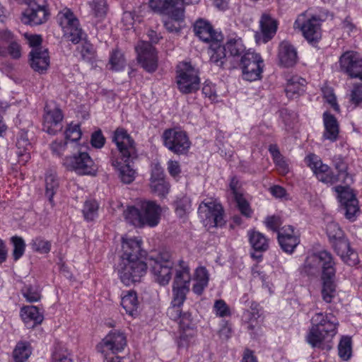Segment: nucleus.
<instances>
[{"label": "nucleus", "mask_w": 362, "mask_h": 362, "mask_svg": "<svg viewBox=\"0 0 362 362\" xmlns=\"http://www.w3.org/2000/svg\"><path fill=\"white\" fill-rule=\"evenodd\" d=\"M122 240L123 252L117 269L124 285L130 286L139 282L146 274L148 266L160 285L168 284L174 267L172 254L169 251L162 250L148 257V262H145L143 257L146 252L141 249V241L135 238Z\"/></svg>", "instance_id": "f257e3e1"}, {"label": "nucleus", "mask_w": 362, "mask_h": 362, "mask_svg": "<svg viewBox=\"0 0 362 362\" xmlns=\"http://www.w3.org/2000/svg\"><path fill=\"white\" fill-rule=\"evenodd\" d=\"M301 272L308 276H317L321 273L322 298L327 303L336 296V262L332 253L322 250L310 254L302 266Z\"/></svg>", "instance_id": "f03ea898"}, {"label": "nucleus", "mask_w": 362, "mask_h": 362, "mask_svg": "<svg viewBox=\"0 0 362 362\" xmlns=\"http://www.w3.org/2000/svg\"><path fill=\"white\" fill-rule=\"evenodd\" d=\"M112 141L117 146V151L112 150L111 152L112 165L117 170L121 182L130 184L134 180L136 174L130 165L137 158L135 142L126 130L119 128L114 132Z\"/></svg>", "instance_id": "7ed1b4c3"}, {"label": "nucleus", "mask_w": 362, "mask_h": 362, "mask_svg": "<svg viewBox=\"0 0 362 362\" xmlns=\"http://www.w3.org/2000/svg\"><path fill=\"white\" fill-rule=\"evenodd\" d=\"M161 213L162 209L156 202L143 199L128 206L124 211V216L129 223L136 227L153 228L159 223Z\"/></svg>", "instance_id": "20e7f679"}, {"label": "nucleus", "mask_w": 362, "mask_h": 362, "mask_svg": "<svg viewBox=\"0 0 362 362\" xmlns=\"http://www.w3.org/2000/svg\"><path fill=\"white\" fill-rule=\"evenodd\" d=\"M310 322L306 341L313 348L323 349L324 342L330 341L337 334L339 322L332 314L323 313H315Z\"/></svg>", "instance_id": "39448f33"}, {"label": "nucleus", "mask_w": 362, "mask_h": 362, "mask_svg": "<svg viewBox=\"0 0 362 362\" xmlns=\"http://www.w3.org/2000/svg\"><path fill=\"white\" fill-rule=\"evenodd\" d=\"M161 138L163 146L175 155L185 156L190 149L192 144L187 134L180 129H167Z\"/></svg>", "instance_id": "423d86ee"}, {"label": "nucleus", "mask_w": 362, "mask_h": 362, "mask_svg": "<svg viewBox=\"0 0 362 362\" xmlns=\"http://www.w3.org/2000/svg\"><path fill=\"white\" fill-rule=\"evenodd\" d=\"M57 21L64 36L74 44H78L85 38L86 34L80 26L78 19L70 8H64L59 11Z\"/></svg>", "instance_id": "0eeeda50"}, {"label": "nucleus", "mask_w": 362, "mask_h": 362, "mask_svg": "<svg viewBox=\"0 0 362 362\" xmlns=\"http://www.w3.org/2000/svg\"><path fill=\"white\" fill-rule=\"evenodd\" d=\"M176 82L177 88L182 93H195L200 85L198 71L189 63H182L177 67Z\"/></svg>", "instance_id": "6e6552de"}, {"label": "nucleus", "mask_w": 362, "mask_h": 362, "mask_svg": "<svg viewBox=\"0 0 362 362\" xmlns=\"http://www.w3.org/2000/svg\"><path fill=\"white\" fill-rule=\"evenodd\" d=\"M65 168L78 175H93L96 168L93 159L86 152L77 150L72 156H66L63 160Z\"/></svg>", "instance_id": "1a4fd4ad"}, {"label": "nucleus", "mask_w": 362, "mask_h": 362, "mask_svg": "<svg viewBox=\"0 0 362 362\" xmlns=\"http://www.w3.org/2000/svg\"><path fill=\"white\" fill-rule=\"evenodd\" d=\"M222 206L215 202H202L198 209V214L205 226L218 227L225 223Z\"/></svg>", "instance_id": "9d476101"}, {"label": "nucleus", "mask_w": 362, "mask_h": 362, "mask_svg": "<svg viewBox=\"0 0 362 362\" xmlns=\"http://www.w3.org/2000/svg\"><path fill=\"white\" fill-rule=\"evenodd\" d=\"M243 77L245 80L255 81L261 78L264 62L259 54L247 52L240 59Z\"/></svg>", "instance_id": "9b49d317"}, {"label": "nucleus", "mask_w": 362, "mask_h": 362, "mask_svg": "<svg viewBox=\"0 0 362 362\" xmlns=\"http://www.w3.org/2000/svg\"><path fill=\"white\" fill-rule=\"evenodd\" d=\"M126 334L118 329L111 330L97 345V349L105 357L109 354H117L127 346Z\"/></svg>", "instance_id": "f8f14e48"}, {"label": "nucleus", "mask_w": 362, "mask_h": 362, "mask_svg": "<svg viewBox=\"0 0 362 362\" xmlns=\"http://www.w3.org/2000/svg\"><path fill=\"white\" fill-rule=\"evenodd\" d=\"M36 0L26 1L28 8L22 13L21 21L23 23L29 25H38L45 23L49 18V11L47 9L45 0L43 4H40Z\"/></svg>", "instance_id": "ddd939ff"}, {"label": "nucleus", "mask_w": 362, "mask_h": 362, "mask_svg": "<svg viewBox=\"0 0 362 362\" xmlns=\"http://www.w3.org/2000/svg\"><path fill=\"white\" fill-rule=\"evenodd\" d=\"M63 114L59 107L53 101L47 103L44 108L43 131L54 135L62 129Z\"/></svg>", "instance_id": "4468645a"}, {"label": "nucleus", "mask_w": 362, "mask_h": 362, "mask_svg": "<svg viewBox=\"0 0 362 362\" xmlns=\"http://www.w3.org/2000/svg\"><path fill=\"white\" fill-rule=\"evenodd\" d=\"M137 59L141 66L148 72L153 73L158 68V56L155 49L148 42L141 41L136 47Z\"/></svg>", "instance_id": "2eb2a0df"}, {"label": "nucleus", "mask_w": 362, "mask_h": 362, "mask_svg": "<svg viewBox=\"0 0 362 362\" xmlns=\"http://www.w3.org/2000/svg\"><path fill=\"white\" fill-rule=\"evenodd\" d=\"M335 191L338 193L339 202L343 206L345 217L354 221L359 211L358 202L353 191L348 187L337 186Z\"/></svg>", "instance_id": "dca6fc26"}, {"label": "nucleus", "mask_w": 362, "mask_h": 362, "mask_svg": "<svg viewBox=\"0 0 362 362\" xmlns=\"http://www.w3.org/2000/svg\"><path fill=\"white\" fill-rule=\"evenodd\" d=\"M308 166L313 170L317 178L325 184L333 185L339 181L338 175H336L329 166L324 164L322 161L315 154L307 156Z\"/></svg>", "instance_id": "f3484780"}, {"label": "nucleus", "mask_w": 362, "mask_h": 362, "mask_svg": "<svg viewBox=\"0 0 362 362\" xmlns=\"http://www.w3.org/2000/svg\"><path fill=\"white\" fill-rule=\"evenodd\" d=\"M327 14L324 13L319 16H313L301 25L299 20H297L295 25H298L300 28L303 36L310 43L317 42L321 38V22L326 19Z\"/></svg>", "instance_id": "a211bd4d"}, {"label": "nucleus", "mask_w": 362, "mask_h": 362, "mask_svg": "<svg viewBox=\"0 0 362 362\" xmlns=\"http://www.w3.org/2000/svg\"><path fill=\"white\" fill-rule=\"evenodd\" d=\"M341 69L351 78L362 80V59L353 51L344 53L339 58Z\"/></svg>", "instance_id": "6ab92c4d"}, {"label": "nucleus", "mask_w": 362, "mask_h": 362, "mask_svg": "<svg viewBox=\"0 0 362 362\" xmlns=\"http://www.w3.org/2000/svg\"><path fill=\"white\" fill-rule=\"evenodd\" d=\"M150 8L158 13L170 16L176 20H182L185 9L176 5V0H150Z\"/></svg>", "instance_id": "aec40b11"}, {"label": "nucleus", "mask_w": 362, "mask_h": 362, "mask_svg": "<svg viewBox=\"0 0 362 362\" xmlns=\"http://www.w3.org/2000/svg\"><path fill=\"white\" fill-rule=\"evenodd\" d=\"M277 239L281 250L288 254H292L300 243V238L291 226L282 227L279 231Z\"/></svg>", "instance_id": "412c9836"}, {"label": "nucleus", "mask_w": 362, "mask_h": 362, "mask_svg": "<svg viewBox=\"0 0 362 362\" xmlns=\"http://www.w3.org/2000/svg\"><path fill=\"white\" fill-rule=\"evenodd\" d=\"M332 247L341 259L349 266L358 263V254L350 247L349 242L344 236L331 243Z\"/></svg>", "instance_id": "4be33fe9"}, {"label": "nucleus", "mask_w": 362, "mask_h": 362, "mask_svg": "<svg viewBox=\"0 0 362 362\" xmlns=\"http://www.w3.org/2000/svg\"><path fill=\"white\" fill-rule=\"evenodd\" d=\"M194 32L203 42L214 43L223 40L222 34L216 32L208 21L203 19H199L195 22Z\"/></svg>", "instance_id": "5701e85b"}, {"label": "nucleus", "mask_w": 362, "mask_h": 362, "mask_svg": "<svg viewBox=\"0 0 362 362\" xmlns=\"http://www.w3.org/2000/svg\"><path fill=\"white\" fill-rule=\"evenodd\" d=\"M249 243L255 252L251 253V257L255 259H261L262 253L266 252L269 247V240L262 233L251 230L247 232Z\"/></svg>", "instance_id": "b1692460"}, {"label": "nucleus", "mask_w": 362, "mask_h": 362, "mask_svg": "<svg viewBox=\"0 0 362 362\" xmlns=\"http://www.w3.org/2000/svg\"><path fill=\"white\" fill-rule=\"evenodd\" d=\"M30 66L35 71L42 73L49 65V56L47 48L32 49L30 52Z\"/></svg>", "instance_id": "393cba45"}, {"label": "nucleus", "mask_w": 362, "mask_h": 362, "mask_svg": "<svg viewBox=\"0 0 362 362\" xmlns=\"http://www.w3.org/2000/svg\"><path fill=\"white\" fill-rule=\"evenodd\" d=\"M278 59L281 66L292 67L298 60L296 49L289 42L283 41L279 46Z\"/></svg>", "instance_id": "a878e982"}, {"label": "nucleus", "mask_w": 362, "mask_h": 362, "mask_svg": "<svg viewBox=\"0 0 362 362\" xmlns=\"http://www.w3.org/2000/svg\"><path fill=\"white\" fill-rule=\"evenodd\" d=\"M325 132L323 138L332 142L336 141L339 136V126L336 117L328 112L323 114Z\"/></svg>", "instance_id": "bb28decb"}, {"label": "nucleus", "mask_w": 362, "mask_h": 362, "mask_svg": "<svg viewBox=\"0 0 362 362\" xmlns=\"http://www.w3.org/2000/svg\"><path fill=\"white\" fill-rule=\"evenodd\" d=\"M21 315L28 328H33L41 324L44 319L43 315L34 305L24 306L21 310Z\"/></svg>", "instance_id": "cd10ccee"}, {"label": "nucleus", "mask_w": 362, "mask_h": 362, "mask_svg": "<svg viewBox=\"0 0 362 362\" xmlns=\"http://www.w3.org/2000/svg\"><path fill=\"white\" fill-rule=\"evenodd\" d=\"M306 81L298 76H293L287 80L285 92L288 98H296L305 91Z\"/></svg>", "instance_id": "c85d7f7f"}, {"label": "nucleus", "mask_w": 362, "mask_h": 362, "mask_svg": "<svg viewBox=\"0 0 362 362\" xmlns=\"http://www.w3.org/2000/svg\"><path fill=\"white\" fill-rule=\"evenodd\" d=\"M259 23L263 35V41L267 42L274 37L276 32V22L268 14H263Z\"/></svg>", "instance_id": "c756f323"}, {"label": "nucleus", "mask_w": 362, "mask_h": 362, "mask_svg": "<svg viewBox=\"0 0 362 362\" xmlns=\"http://www.w3.org/2000/svg\"><path fill=\"white\" fill-rule=\"evenodd\" d=\"M209 273L204 267H199L195 270L194 281L192 291L197 295H201L209 284Z\"/></svg>", "instance_id": "7c9ffc66"}, {"label": "nucleus", "mask_w": 362, "mask_h": 362, "mask_svg": "<svg viewBox=\"0 0 362 362\" xmlns=\"http://www.w3.org/2000/svg\"><path fill=\"white\" fill-rule=\"evenodd\" d=\"M221 41H216L210 45V62L214 65L223 68L226 61V52L223 46L220 45Z\"/></svg>", "instance_id": "2f4dec72"}, {"label": "nucleus", "mask_w": 362, "mask_h": 362, "mask_svg": "<svg viewBox=\"0 0 362 362\" xmlns=\"http://www.w3.org/2000/svg\"><path fill=\"white\" fill-rule=\"evenodd\" d=\"M191 275L188 263L182 259L179 260L175 266V275L173 283L190 284Z\"/></svg>", "instance_id": "473e14b6"}, {"label": "nucleus", "mask_w": 362, "mask_h": 362, "mask_svg": "<svg viewBox=\"0 0 362 362\" xmlns=\"http://www.w3.org/2000/svg\"><path fill=\"white\" fill-rule=\"evenodd\" d=\"M17 147V155L21 158L22 162H27L30 158V154L28 151L31 148V144L29 141L28 136L25 133H21L16 141Z\"/></svg>", "instance_id": "72a5a7b5"}, {"label": "nucleus", "mask_w": 362, "mask_h": 362, "mask_svg": "<svg viewBox=\"0 0 362 362\" xmlns=\"http://www.w3.org/2000/svg\"><path fill=\"white\" fill-rule=\"evenodd\" d=\"M59 187V180L55 174L47 173L45 176V196L52 206L54 205L53 197Z\"/></svg>", "instance_id": "f704fd0d"}, {"label": "nucleus", "mask_w": 362, "mask_h": 362, "mask_svg": "<svg viewBox=\"0 0 362 362\" xmlns=\"http://www.w3.org/2000/svg\"><path fill=\"white\" fill-rule=\"evenodd\" d=\"M121 305L127 313L133 315L134 312L137 310L139 306L136 293L133 291H128L127 293L122 298Z\"/></svg>", "instance_id": "c9c22d12"}, {"label": "nucleus", "mask_w": 362, "mask_h": 362, "mask_svg": "<svg viewBox=\"0 0 362 362\" xmlns=\"http://www.w3.org/2000/svg\"><path fill=\"white\" fill-rule=\"evenodd\" d=\"M190 284H175L173 286V298L172 303L177 305H183L186 295L189 291Z\"/></svg>", "instance_id": "e433bc0d"}, {"label": "nucleus", "mask_w": 362, "mask_h": 362, "mask_svg": "<svg viewBox=\"0 0 362 362\" xmlns=\"http://www.w3.org/2000/svg\"><path fill=\"white\" fill-rule=\"evenodd\" d=\"M31 354L30 346L27 342H18L13 352L15 362H24Z\"/></svg>", "instance_id": "4c0bfd02"}, {"label": "nucleus", "mask_w": 362, "mask_h": 362, "mask_svg": "<svg viewBox=\"0 0 362 362\" xmlns=\"http://www.w3.org/2000/svg\"><path fill=\"white\" fill-rule=\"evenodd\" d=\"M223 47L226 52H229L232 57H239L245 51V47L240 38L229 39Z\"/></svg>", "instance_id": "58836bf2"}, {"label": "nucleus", "mask_w": 362, "mask_h": 362, "mask_svg": "<svg viewBox=\"0 0 362 362\" xmlns=\"http://www.w3.org/2000/svg\"><path fill=\"white\" fill-rule=\"evenodd\" d=\"M98 204L95 200H86L82 210L85 220L87 221H93L98 216Z\"/></svg>", "instance_id": "ea45409f"}, {"label": "nucleus", "mask_w": 362, "mask_h": 362, "mask_svg": "<svg viewBox=\"0 0 362 362\" xmlns=\"http://www.w3.org/2000/svg\"><path fill=\"white\" fill-rule=\"evenodd\" d=\"M339 357L344 361H348L352 354L351 338L348 336L343 337L338 345Z\"/></svg>", "instance_id": "a19ab883"}, {"label": "nucleus", "mask_w": 362, "mask_h": 362, "mask_svg": "<svg viewBox=\"0 0 362 362\" xmlns=\"http://www.w3.org/2000/svg\"><path fill=\"white\" fill-rule=\"evenodd\" d=\"M150 187L153 193L161 197H165L170 189V185L165 179L151 180Z\"/></svg>", "instance_id": "79ce46f5"}, {"label": "nucleus", "mask_w": 362, "mask_h": 362, "mask_svg": "<svg viewBox=\"0 0 362 362\" xmlns=\"http://www.w3.org/2000/svg\"><path fill=\"white\" fill-rule=\"evenodd\" d=\"M175 206L177 215L182 218L188 214L191 209V200L189 197L187 196L177 198L175 202Z\"/></svg>", "instance_id": "37998d69"}, {"label": "nucleus", "mask_w": 362, "mask_h": 362, "mask_svg": "<svg viewBox=\"0 0 362 362\" xmlns=\"http://www.w3.org/2000/svg\"><path fill=\"white\" fill-rule=\"evenodd\" d=\"M90 6L95 17L103 18L107 11V6L105 0H92Z\"/></svg>", "instance_id": "c03bdc74"}, {"label": "nucleus", "mask_w": 362, "mask_h": 362, "mask_svg": "<svg viewBox=\"0 0 362 362\" xmlns=\"http://www.w3.org/2000/svg\"><path fill=\"white\" fill-rule=\"evenodd\" d=\"M11 241L13 245V256L14 260L19 259L24 254L25 243L24 240L19 236H13Z\"/></svg>", "instance_id": "a18cd8bd"}, {"label": "nucleus", "mask_w": 362, "mask_h": 362, "mask_svg": "<svg viewBox=\"0 0 362 362\" xmlns=\"http://www.w3.org/2000/svg\"><path fill=\"white\" fill-rule=\"evenodd\" d=\"M111 69L115 71H120L124 66V59L121 52L114 50L110 57Z\"/></svg>", "instance_id": "49530a36"}, {"label": "nucleus", "mask_w": 362, "mask_h": 362, "mask_svg": "<svg viewBox=\"0 0 362 362\" xmlns=\"http://www.w3.org/2000/svg\"><path fill=\"white\" fill-rule=\"evenodd\" d=\"M326 230L330 243L344 236L342 230L340 228L338 223L335 222H329L327 225Z\"/></svg>", "instance_id": "de8ad7c7"}, {"label": "nucleus", "mask_w": 362, "mask_h": 362, "mask_svg": "<svg viewBox=\"0 0 362 362\" xmlns=\"http://www.w3.org/2000/svg\"><path fill=\"white\" fill-rule=\"evenodd\" d=\"M234 199L240 213L247 218L251 217L252 211L249 202L243 197V194L236 195Z\"/></svg>", "instance_id": "09e8293b"}, {"label": "nucleus", "mask_w": 362, "mask_h": 362, "mask_svg": "<svg viewBox=\"0 0 362 362\" xmlns=\"http://www.w3.org/2000/svg\"><path fill=\"white\" fill-rule=\"evenodd\" d=\"M31 246L33 250L41 254H47L51 249L50 242L44 240L42 238H36L33 240Z\"/></svg>", "instance_id": "8fccbe9b"}, {"label": "nucleus", "mask_w": 362, "mask_h": 362, "mask_svg": "<svg viewBox=\"0 0 362 362\" xmlns=\"http://www.w3.org/2000/svg\"><path fill=\"white\" fill-rule=\"evenodd\" d=\"M349 102L355 106L362 103V83L354 84L349 94Z\"/></svg>", "instance_id": "3c124183"}, {"label": "nucleus", "mask_w": 362, "mask_h": 362, "mask_svg": "<svg viewBox=\"0 0 362 362\" xmlns=\"http://www.w3.org/2000/svg\"><path fill=\"white\" fill-rule=\"evenodd\" d=\"M64 134L66 140H69L71 141H76L79 140L82 134L79 124H69L66 129Z\"/></svg>", "instance_id": "603ef678"}, {"label": "nucleus", "mask_w": 362, "mask_h": 362, "mask_svg": "<svg viewBox=\"0 0 362 362\" xmlns=\"http://www.w3.org/2000/svg\"><path fill=\"white\" fill-rule=\"evenodd\" d=\"M81 54L84 61L92 62L95 58V51L93 45L86 41L81 46Z\"/></svg>", "instance_id": "864d4df0"}, {"label": "nucleus", "mask_w": 362, "mask_h": 362, "mask_svg": "<svg viewBox=\"0 0 362 362\" xmlns=\"http://www.w3.org/2000/svg\"><path fill=\"white\" fill-rule=\"evenodd\" d=\"M214 310L216 315L220 317L231 315L229 307L223 300H216L214 303Z\"/></svg>", "instance_id": "5fc2aeb1"}, {"label": "nucleus", "mask_w": 362, "mask_h": 362, "mask_svg": "<svg viewBox=\"0 0 362 362\" xmlns=\"http://www.w3.org/2000/svg\"><path fill=\"white\" fill-rule=\"evenodd\" d=\"M333 165L335 168V169L338 171V178L339 179L340 176H343L344 178H345L348 173L346 172L347 170V165L344 162V158L341 156H334L332 159Z\"/></svg>", "instance_id": "6e6d98bb"}, {"label": "nucleus", "mask_w": 362, "mask_h": 362, "mask_svg": "<svg viewBox=\"0 0 362 362\" xmlns=\"http://www.w3.org/2000/svg\"><path fill=\"white\" fill-rule=\"evenodd\" d=\"M264 223L267 228L276 232L277 234L281 230L279 228L282 224V221L279 216H269L265 218Z\"/></svg>", "instance_id": "4d7b16f0"}, {"label": "nucleus", "mask_w": 362, "mask_h": 362, "mask_svg": "<svg viewBox=\"0 0 362 362\" xmlns=\"http://www.w3.org/2000/svg\"><path fill=\"white\" fill-rule=\"evenodd\" d=\"M22 293L26 300L30 303L37 302L40 299V294L37 289L31 286H25L22 290Z\"/></svg>", "instance_id": "13d9d810"}, {"label": "nucleus", "mask_w": 362, "mask_h": 362, "mask_svg": "<svg viewBox=\"0 0 362 362\" xmlns=\"http://www.w3.org/2000/svg\"><path fill=\"white\" fill-rule=\"evenodd\" d=\"M105 143V138L100 129L95 131L91 134L90 144L95 148H101Z\"/></svg>", "instance_id": "bf43d9fd"}, {"label": "nucleus", "mask_w": 362, "mask_h": 362, "mask_svg": "<svg viewBox=\"0 0 362 362\" xmlns=\"http://www.w3.org/2000/svg\"><path fill=\"white\" fill-rule=\"evenodd\" d=\"M184 18L182 20H176L170 16H168V18L163 21L164 26L165 29L170 33H179L180 31V22L182 21Z\"/></svg>", "instance_id": "052dcab7"}, {"label": "nucleus", "mask_w": 362, "mask_h": 362, "mask_svg": "<svg viewBox=\"0 0 362 362\" xmlns=\"http://www.w3.org/2000/svg\"><path fill=\"white\" fill-rule=\"evenodd\" d=\"M7 52L13 59H18L21 57V47L16 41H11L7 47Z\"/></svg>", "instance_id": "680f3d73"}, {"label": "nucleus", "mask_w": 362, "mask_h": 362, "mask_svg": "<svg viewBox=\"0 0 362 362\" xmlns=\"http://www.w3.org/2000/svg\"><path fill=\"white\" fill-rule=\"evenodd\" d=\"M182 305H177L171 302L170 306L167 310V315L170 319L177 321L181 317Z\"/></svg>", "instance_id": "e2e57ef3"}, {"label": "nucleus", "mask_w": 362, "mask_h": 362, "mask_svg": "<svg viewBox=\"0 0 362 362\" xmlns=\"http://www.w3.org/2000/svg\"><path fill=\"white\" fill-rule=\"evenodd\" d=\"M194 338V334L191 332L187 333V332H182L177 340V346L179 348L187 347L192 342Z\"/></svg>", "instance_id": "0e129e2a"}, {"label": "nucleus", "mask_w": 362, "mask_h": 362, "mask_svg": "<svg viewBox=\"0 0 362 362\" xmlns=\"http://www.w3.org/2000/svg\"><path fill=\"white\" fill-rule=\"evenodd\" d=\"M67 146L66 141H53L50 144V148L53 153L58 156H61L65 151Z\"/></svg>", "instance_id": "69168bd1"}, {"label": "nucleus", "mask_w": 362, "mask_h": 362, "mask_svg": "<svg viewBox=\"0 0 362 362\" xmlns=\"http://www.w3.org/2000/svg\"><path fill=\"white\" fill-rule=\"evenodd\" d=\"M202 93L211 100H215L217 98L214 86L211 83H206L204 85Z\"/></svg>", "instance_id": "338daca9"}, {"label": "nucleus", "mask_w": 362, "mask_h": 362, "mask_svg": "<svg viewBox=\"0 0 362 362\" xmlns=\"http://www.w3.org/2000/svg\"><path fill=\"white\" fill-rule=\"evenodd\" d=\"M342 29L346 32L349 35H351L357 33L356 25L351 22L349 17H346L342 22Z\"/></svg>", "instance_id": "774afa93"}]
</instances>
